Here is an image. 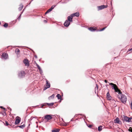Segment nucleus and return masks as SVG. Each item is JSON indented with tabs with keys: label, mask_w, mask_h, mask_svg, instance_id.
<instances>
[{
	"label": "nucleus",
	"mask_w": 132,
	"mask_h": 132,
	"mask_svg": "<svg viewBox=\"0 0 132 132\" xmlns=\"http://www.w3.org/2000/svg\"><path fill=\"white\" fill-rule=\"evenodd\" d=\"M8 26V24L7 23H5L4 25H3V26L6 28H7V26Z\"/></svg>",
	"instance_id": "25"
},
{
	"label": "nucleus",
	"mask_w": 132,
	"mask_h": 132,
	"mask_svg": "<svg viewBox=\"0 0 132 132\" xmlns=\"http://www.w3.org/2000/svg\"><path fill=\"white\" fill-rule=\"evenodd\" d=\"M88 127L90 128V127H91V125H89V126H88Z\"/></svg>",
	"instance_id": "41"
},
{
	"label": "nucleus",
	"mask_w": 132,
	"mask_h": 132,
	"mask_svg": "<svg viewBox=\"0 0 132 132\" xmlns=\"http://www.w3.org/2000/svg\"><path fill=\"white\" fill-rule=\"evenodd\" d=\"M1 24V22H0V24Z\"/></svg>",
	"instance_id": "47"
},
{
	"label": "nucleus",
	"mask_w": 132,
	"mask_h": 132,
	"mask_svg": "<svg viewBox=\"0 0 132 132\" xmlns=\"http://www.w3.org/2000/svg\"><path fill=\"white\" fill-rule=\"evenodd\" d=\"M131 119L132 118H128L126 116H124L123 117L124 120L126 122H131Z\"/></svg>",
	"instance_id": "9"
},
{
	"label": "nucleus",
	"mask_w": 132,
	"mask_h": 132,
	"mask_svg": "<svg viewBox=\"0 0 132 132\" xmlns=\"http://www.w3.org/2000/svg\"><path fill=\"white\" fill-rule=\"evenodd\" d=\"M15 52L16 53L17 56H18L19 54V53L20 52V50L18 48L16 49L15 50Z\"/></svg>",
	"instance_id": "15"
},
{
	"label": "nucleus",
	"mask_w": 132,
	"mask_h": 132,
	"mask_svg": "<svg viewBox=\"0 0 132 132\" xmlns=\"http://www.w3.org/2000/svg\"><path fill=\"white\" fill-rule=\"evenodd\" d=\"M24 10H25V8L22 11L23 12L24 11Z\"/></svg>",
	"instance_id": "42"
},
{
	"label": "nucleus",
	"mask_w": 132,
	"mask_h": 132,
	"mask_svg": "<svg viewBox=\"0 0 132 132\" xmlns=\"http://www.w3.org/2000/svg\"><path fill=\"white\" fill-rule=\"evenodd\" d=\"M88 29L90 31H94L96 30V29L93 28V27H91L88 28Z\"/></svg>",
	"instance_id": "16"
},
{
	"label": "nucleus",
	"mask_w": 132,
	"mask_h": 132,
	"mask_svg": "<svg viewBox=\"0 0 132 132\" xmlns=\"http://www.w3.org/2000/svg\"><path fill=\"white\" fill-rule=\"evenodd\" d=\"M104 82L106 83H107V81L106 80H104Z\"/></svg>",
	"instance_id": "37"
},
{
	"label": "nucleus",
	"mask_w": 132,
	"mask_h": 132,
	"mask_svg": "<svg viewBox=\"0 0 132 132\" xmlns=\"http://www.w3.org/2000/svg\"><path fill=\"white\" fill-rule=\"evenodd\" d=\"M56 97H57L58 99H60L61 98V95L59 94H58L57 95Z\"/></svg>",
	"instance_id": "23"
},
{
	"label": "nucleus",
	"mask_w": 132,
	"mask_h": 132,
	"mask_svg": "<svg viewBox=\"0 0 132 132\" xmlns=\"http://www.w3.org/2000/svg\"><path fill=\"white\" fill-rule=\"evenodd\" d=\"M0 108H1L2 109H3L4 111H5L6 110L2 106H0Z\"/></svg>",
	"instance_id": "32"
},
{
	"label": "nucleus",
	"mask_w": 132,
	"mask_h": 132,
	"mask_svg": "<svg viewBox=\"0 0 132 132\" xmlns=\"http://www.w3.org/2000/svg\"><path fill=\"white\" fill-rule=\"evenodd\" d=\"M60 129H55L53 130H52V132H59L60 131Z\"/></svg>",
	"instance_id": "18"
},
{
	"label": "nucleus",
	"mask_w": 132,
	"mask_h": 132,
	"mask_svg": "<svg viewBox=\"0 0 132 132\" xmlns=\"http://www.w3.org/2000/svg\"><path fill=\"white\" fill-rule=\"evenodd\" d=\"M44 21L45 22H47V21H46L45 20Z\"/></svg>",
	"instance_id": "45"
},
{
	"label": "nucleus",
	"mask_w": 132,
	"mask_h": 132,
	"mask_svg": "<svg viewBox=\"0 0 132 132\" xmlns=\"http://www.w3.org/2000/svg\"><path fill=\"white\" fill-rule=\"evenodd\" d=\"M46 103H45L44 104H42V106H41V108H43V106H46Z\"/></svg>",
	"instance_id": "28"
},
{
	"label": "nucleus",
	"mask_w": 132,
	"mask_h": 132,
	"mask_svg": "<svg viewBox=\"0 0 132 132\" xmlns=\"http://www.w3.org/2000/svg\"><path fill=\"white\" fill-rule=\"evenodd\" d=\"M108 86V85H106V86Z\"/></svg>",
	"instance_id": "48"
},
{
	"label": "nucleus",
	"mask_w": 132,
	"mask_h": 132,
	"mask_svg": "<svg viewBox=\"0 0 132 132\" xmlns=\"http://www.w3.org/2000/svg\"><path fill=\"white\" fill-rule=\"evenodd\" d=\"M102 126H100L98 127V130L99 131H100L102 130Z\"/></svg>",
	"instance_id": "24"
},
{
	"label": "nucleus",
	"mask_w": 132,
	"mask_h": 132,
	"mask_svg": "<svg viewBox=\"0 0 132 132\" xmlns=\"http://www.w3.org/2000/svg\"><path fill=\"white\" fill-rule=\"evenodd\" d=\"M54 103H46V104L48 105V106H52L53 105Z\"/></svg>",
	"instance_id": "20"
},
{
	"label": "nucleus",
	"mask_w": 132,
	"mask_h": 132,
	"mask_svg": "<svg viewBox=\"0 0 132 132\" xmlns=\"http://www.w3.org/2000/svg\"><path fill=\"white\" fill-rule=\"evenodd\" d=\"M119 92V93H118L119 94L117 95V97L120 100L122 103L125 104L127 101L126 96L123 95L121 91Z\"/></svg>",
	"instance_id": "1"
},
{
	"label": "nucleus",
	"mask_w": 132,
	"mask_h": 132,
	"mask_svg": "<svg viewBox=\"0 0 132 132\" xmlns=\"http://www.w3.org/2000/svg\"><path fill=\"white\" fill-rule=\"evenodd\" d=\"M67 123L66 125H65L64 126H67Z\"/></svg>",
	"instance_id": "40"
},
{
	"label": "nucleus",
	"mask_w": 132,
	"mask_h": 132,
	"mask_svg": "<svg viewBox=\"0 0 132 132\" xmlns=\"http://www.w3.org/2000/svg\"><path fill=\"white\" fill-rule=\"evenodd\" d=\"M30 124L29 123V125H28V126H30Z\"/></svg>",
	"instance_id": "44"
},
{
	"label": "nucleus",
	"mask_w": 132,
	"mask_h": 132,
	"mask_svg": "<svg viewBox=\"0 0 132 132\" xmlns=\"http://www.w3.org/2000/svg\"><path fill=\"white\" fill-rule=\"evenodd\" d=\"M5 124L6 126H8L9 125V123L7 121H5Z\"/></svg>",
	"instance_id": "34"
},
{
	"label": "nucleus",
	"mask_w": 132,
	"mask_h": 132,
	"mask_svg": "<svg viewBox=\"0 0 132 132\" xmlns=\"http://www.w3.org/2000/svg\"><path fill=\"white\" fill-rule=\"evenodd\" d=\"M39 70L40 73L41 74H42V73H43V71H42V69H41Z\"/></svg>",
	"instance_id": "33"
},
{
	"label": "nucleus",
	"mask_w": 132,
	"mask_h": 132,
	"mask_svg": "<svg viewBox=\"0 0 132 132\" xmlns=\"http://www.w3.org/2000/svg\"><path fill=\"white\" fill-rule=\"evenodd\" d=\"M23 63H24L27 66H29V63L28 60L27 59H25L23 61Z\"/></svg>",
	"instance_id": "13"
},
{
	"label": "nucleus",
	"mask_w": 132,
	"mask_h": 132,
	"mask_svg": "<svg viewBox=\"0 0 132 132\" xmlns=\"http://www.w3.org/2000/svg\"><path fill=\"white\" fill-rule=\"evenodd\" d=\"M20 7L18 8L19 10V11H20L22 10L23 7V5L21 4L20 5Z\"/></svg>",
	"instance_id": "17"
},
{
	"label": "nucleus",
	"mask_w": 132,
	"mask_h": 132,
	"mask_svg": "<svg viewBox=\"0 0 132 132\" xmlns=\"http://www.w3.org/2000/svg\"><path fill=\"white\" fill-rule=\"evenodd\" d=\"M2 57L4 59H6L7 58L8 55L7 54L4 53L2 54Z\"/></svg>",
	"instance_id": "12"
},
{
	"label": "nucleus",
	"mask_w": 132,
	"mask_h": 132,
	"mask_svg": "<svg viewBox=\"0 0 132 132\" xmlns=\"http://www.w3.org/2000/svg\"><path fill=\"white\" fill-rule=\"evenodd\" d=\"M130 106L131 108V109L132 110V101H131V102L130 103Z\"/></svg>",
	"instance_id": "29"
},
{
	"label": "nucleus",
	"mask_w": 132,
	"mask_h": 132,
	"mask_svg": "<svg viewBox=\"0 0 132 132\" xmlns=\"http://www.w3.org/2000/svg\"><path fill=\"white\" fill-rule=\"evenodd\" d=\"M79 15V12H76L75 13L72 14H71V15L69 16H71V18H72H72L74 16H76L77 17Z\"/></svg>",
	"instance_id": "10"
},
{
	"label": "nucleus",
	"mask_w": 132,
	"mask_h": 132,
	"mask_svg": "<svg viewBox=\"0 0 132 132\" xmlns=\"http://www.w3.org/2000/svg\"><path fill=\"white\" fill-rule=\"evenodd\" d=\"M107 98L108 100H111L112 97L110 96V94L108 92L106 94Z\"/></svg>",
	"instance_id": "11"
},
{
	"label": "nucleus",
	"mask_w": 132,
	"mask_h": 132,
	"mask_svg": "<svg viewBox=\"0 0 132 132\" xmlns=\"http://www.w3.org/2000/svg\"><path fill=\"white\" fill-rule=\"evenodd\" d=\"M5 115H6V113H5Z\"/></svg>",
	"instance_id": "50"
},
{
	"label": "nucleus",
	"mask_w": 132,
	"mask_h": 132,
	"mask_svg": "<svg viewBox=\"0 0 132 132\" xmlns=\"http://www.w3.org/2000/svg\"><path fill=\"white\" fill-rule=\"evenodd\" d=\"M73 118H72V119H71V121H73Z\"/></svg>",
	"instance_id": "39"
},
{
	"label": "nucleus",
	"mask_w": 132,
	"mask_h": 132,
	"mask_svg": "<svg viewBox=\"0 0 132 132\" xmlns=\"http://www.w3.org/2000/svg\"><path fill=\"white\" fill-rule=\"evenodd\" d=\"M25 75V73L24 71H21L18 73V76L20 78L23 77Z\"/></svg>",
	"instance_id": "5"
},
{
	"label": "nucleus",
	"mask_w": 132,
	"mask_h": 132,
	"mask_svg": "<svg viewBox=\"0 0 132 132\" xmlns=\"http://www.w3.org/2000/svg\"><path fill=\"white\" fill-rule=\"evenodd\" d=\"M108 86V85H106V86Z\"/></svg>",
	"instance_id": "49"
},
{
	"label": "nucleus",
	"mask_w": 132,
	"mask_h": 132,
	"mask_svg": "<svg viewBox=\"0 0 132 132\" xmlns=\"http://www.w3.org/2000/svg\"><path fill=\"white\" fill-rule=\"evenodd\" d=\"M114 122L115 123H119L120 122V121L119 120V118H117L115 120Z\"/></svg>",
	"instance_id": "14"
},
{
	"label": "nucleus",
	"mask_w": 132,
	"mask_h": 132,
	"mask_svg": "<svg viewBox=\"0 0 132 132\" xmlns=\"http://www.w3.org/2000/svg\"><path fill=\"white\" fill-rule=\"evenodd\" d=\"M52 116L53 115L51 114L47 115L45 116L44 118L48 121L51 119L52 118Z\"/></svg>",
	"instance_id": "7"
},
{
	"label": "nucleus",
	"mask_w": 132,
	"mask_h": 132,
	"mask_svg": "<svg viewBox=\"0 0 132 132\" xmlns=\"http://www.w3.org/2000/svg\"><path fill=\"white\" fill-rule=\"evenodd\" d=\"M23 12L22 11V12H21V14H21H21H22L23 13Z\"/></svg>",
	"instance_id": "43"
},
{
	"label": "nucleus",
	"mask_w": 132,
	"mask_h": 132,
	"mask_svg": "<svg viewBox=\"0 0 132 132\" xmlns=\"http://www.w3.org/2000/svg\"><path fill=\"white\" fill-rule=\"evenodd\" d=\"M55 6L56 5H53L51 6L50 8L51 9H52V10L53 9H54V8L55 7Z\"/></svg>",
	"instance_id": "26"
},
{
	"label": "nucleus",
	"mask_w": 132,
	"mask_h": 132,
	"mask_svg": "<svg viewBox=\"0 0 132 132\" xmlns=\"http://www.w3.org/2000/svg\"><path fill=\"white\" fill-rule=\"evenodd\" d=\"M71 16H68V20L65 21L64 24V26L65 27H68L70 24V22H72V18H71Z\"/></svg>",
	"instance_id": "3"
},
{
	"label": "nucleus",
	"mask_w": 132,
	"mask_h": 132,
	"mask_svg": "<svg viewBox=\"0 0 132 132\" xmlns=\"http://www.w3.org/2000/svg\"><path fill=\"white\" fill-rule=\"evenodd\" d=\"M21 14H20V15L19 17L18 18V19L19 20L20 19V17H21Z\"/></svg>",
	"instance_id": "36"
},
{
	"label": "nucleus",
	"mask_w": 132,
	"mask_h": 132,
	"mask_svg": "<svg viewBox=\"0 0 132 132\" xmlns=\"http://www.w3.org/2000/svg\"><path fill=\"white\" fill-rule=\"evenodd\" d=\"M21 121L20 118L18 116H17L15 118V125H17L20 123Z\"/></svg>",
	"instance_id": "8"
},
{
	"label": "nucleus",
	"mask_w": 132,
	"mask_h": 132,
	"mask_svg": "<svg viewBox=\"0 0 132 132\" xmlns=\"http://www.w3.org/2000/svg\"><path fill=\"white\" fill-rule=\"evenodd\" d=\"M46 83L45 86V87L44 89V90H46L48 88H50V83L48 82V81L46 80Z\"/></svg>",
	"instance_id": "6"
},
{
	"label": "nucleus",
	"mask_w": 132,
	"mask_h": 132,
	"mask_svg": "<svg viewBox=\"0 0 132 132\" xmlns=\"http://www.w3.org/2000/svg\"><path fill=\"white\" fill-rule=\"evenodd\" d=\"M34 57H36V58H37V56L36 55H35L34 56Z\"/></svg>",
	"instance_id": "38"
},
{
	"label": "nucleus",
	"mask_w": 132,
	"mask_h": 132,
	"mask_svg": "<svg viewBox=\"0 0 132 132\" xmlns=\"http://www.w3.org/2000/svg\"><path fill=\"white\" fill-rule=\"evenodd\" d=\"M52 10L51 9V8L50 9H48L45 13V14H46L50 12Z\"/></svg>",
	"instance_id": "22"
},
{
	"label": "nucleus",
	"mask_w": 132,
	"mask_h": 132,
	"mask_svg": "<svg viewBox=\"0 0 132 132\" xmlns=\"http://www.w3.org/2000/svg\"><path fill=\"white\" fill-rule=\"evenodd\" d=\"M129 51H131V52L132 53V48L131 49H128Z\"/></svg>",
	"instance_id": "35"
},
{
	"label": "nucleus",
	"mask_w": 132,
	"mask_h": 132,
	"mask_svg": "<svg viewBox=\"0 0 132 132\" xmlns=\"http://www.w3.org/2000/svg\"><path fill=\"white\" fill-rule=\"evenodd\" d=\"M129 131H130L131 132H132V128L131 127H130Z\"/></svg>",
	"instance_id": "31"
},
{
	"label": "nucleus",
	"mask_w": 132,
	"mask_h": 132,
	"mask_svg": "<svg viewBox=\"0 0 132 132\" xmlns=\"http://www.w3.org/2000/svg\"><path fill=\"white\" fill-rule=\"evenodd\" d=\"M54 97V94H53L52 95L49 97H48V99L50 100L51 99H53Z\"/></svg>",
	"instance_id": "21"
},
{
	"label": "nucleus",
	"mask_w": 132,
	"mask_h": 132,
	"mask_svg": "<svg viewBox=\"0 0 132 132\" xmlns=\"http://www.w3.org/2000/svg\"><path fill=\"white\" fill-rule=\"evenodd\" d=\"M25 125L24 124H23L22 125H20V126H17V127H19L23 129L25 127Z\"/></svg>",
	"instance_id": "19"
},
{
	"label": "nucleus",
	"mask_w": 132,
	"mask_h": 132,
	"mask_svg": "<svg viewBox=\"0 0 132 132\" xmlns=\"http://www.w3.org/2000/svg\"><path fill=\"white\" fill-rule=\"evenodd\" d=\"M109 85L112 86V88L113 89L115 92L118 93H119L120 90L118 89V87L117 85L112 83H110L109 84Z\"/></svg>",
	"instance_id": "2"
},
{
	"label": "nucleus",
	"mask_w": 132,
	"mask_h": 132,
	"mask_svg": "<svg viewBox=\"0 0 132 132\" xmlns=\"http://www.w3.org/2000/svg\"><path fill=\"white\" fill-rule=\"evenodd\" d=\"M37 66L39 70L41 69L40 67L38 64H37Z\"/></svg>",
	"instance_id": "27"
},
{
	"label": "nucleus",
	"mask_w": 132,
	"mask_h": 132,
	"mask_svg": "<svg viewBox=\"0 0 132 132\" xmlns=\"http://www.w3.org/2000/svg\"><path fill=\"white\" fill-rule=\"evenodd\" d=\"M30 120V119H29V121H30V120Z\"/></svg>",
	"instance_id": "46"
},
{
	"label": "nucleus",
	"mask_w": 132,
	"mask_h": 132,
	"mask_svg": "<svg viewBox=\"0 0 132 132\" xmlns=\"http://www.w3.org/2000/svg\"><path fill=\"white\" fill-rule=\"evenodd\" d=\"M108 6V5H103L98 6L97 7L98 9V11H99L104 9L106 8Z\"/></svg>",
	"instance_id": "4"
},
{
	"label": "nucleus",
	"mask_w": 132,
	"mask_h": 132,
	"mask_svg": "<svg viewBox=\"0 0 132 132\" xmlns=\"http://www.w3.org/2000/svg\"><path fill=\"white\" fill-rule=\"evenodd\" d=\"M106 28V27H105L104 28H102V29L100 30H99V31H103V30H104Z\"/></svg>",
	"instance_id": "30"
}]
</instances>
